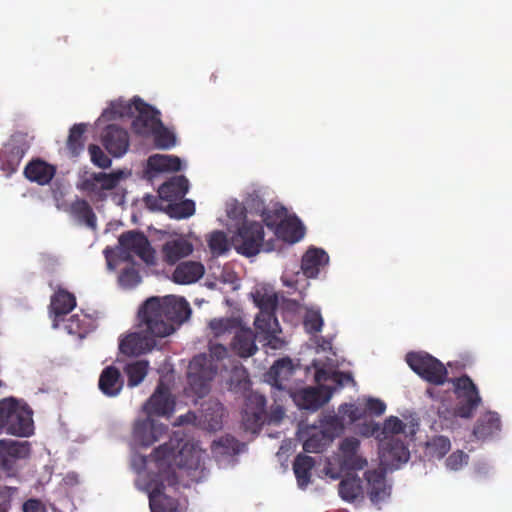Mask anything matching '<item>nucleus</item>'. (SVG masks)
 <instances>
[{"label": "nucleus", "mask_w": 512, "mask_h": 512, "mask_svg": "<svg viewBox=\"0 0 512 512\" xmlns=\"http://www.w3.org/2000/svg\"><path fill=\"white\" fill-rule=\"evenodd\" d=\"M246 209L242 203L234 201L227 207V215L229 218L234 220H242L246 217Z\"/></svg>", "instance_id": "61"}, {"label": "nucleus", "mask_w": 512, "mask_h": 512, "mask_svg": "<svg viewBox=\"0 0 512 512\" xmlns=\"http://www.w3.org/2000/svg\"><path fill=\"white\" fill-rule=\"evenodd\" d=\"M118 280L122 287L132 288L139 284L141 277L139 272L131 266L121 271Z\"/></svg>", "instance_id": "53"}, {"label": "nucleus", "mask_w": 512, "mask_h": 512, "mask_svg": "<svg viewBox=\"0 0 512 512\" xmlns=\"http://www.w3.org/2000/svg\"><path fill=\"white\" fill-rule=\"evenodd\" d=\"M200 454L185 443L180 447L178 440L170 439L160 445L149 456L138 455L132 465L139 476L137 486L146 491L151 512H180L178 501L163 493L166 486H176L178 477L175 467L196 469Z\"/></svg>", "instance_id": "1"}, {"label": "nucleus", "mask_w": 512, "mask_h": 512, "mask_svg": "<svg viewBox=\"0 0 512 512\" xmlns=\"http://www.w3.org/2000/svg\"><path fill=\"white\" fill-rule=\"evenodd\" d=\"M360 441L355 437L344 438L339 445V465L345 472L362 470L367 460L360 453Z\"/></svg>", "instance_id": "13"}, {"label": "nucleus", "mask_w": 512, "mask_h": 512, "mask_svg": "<svg viewBox=\"0 0 512 512\" xmlns=\"http://www.w3.org/2000/svg\"><path fill=\"white\" fill-rule=\"evenodd\" d=\"M293 374V365L289 358L277 360L269 370V376L273 385L282 388V382L287 380Z\"/></svg>", "instance_id": "38"}, {"label": "nucleus", "mask_w": 512, "mask_h": 512, "mask_svg": "<svg viewBox=\"0 0 512 512\" xmlns=\"http://www.w3.org/2000/svg\"><path fill=\"white\" fill-rule=\"evenodd\" d=\"M151 135H153L154 144L158 149L167 150L172 148L176 143L174 133L168 130L162 122L161 125L157 126V128L151 132Z\"/></svg>", "instance_id": "45"}, {"label": "nucleus", "mask_w": 512, "mask_h": 512, "mask_svg": "<svg viewBox=\"0 0 512 512\" xmlns=\"http://www.w3.org/2000/svg\"><path fill=\"white\" fill-rule=\"evenodd\" d=\"M385 470H368L365 479L368 483V495L373 503L385 500L390 495V487L386 484Z\"/></svg>", "instance_id": "23"}, {"label": "nucleus", "mask_w": 512, "mask_h": 512, "mask_svg": "<svg viewBox=\"0 0 512 512\" xmlns=\"http://www.w3.org/2000/svg\"><path fill=\"white\" fill-rule=\"evenodd\" d=\"M149 362L146 360H137L126 364L124 373L128 378V386L135 387L139 385L148 373Z\"/></svg>", "instance_id": "39"}, {"label": "nucleus", "mask_w": 512, "mask_h": 512, "mask_svg": "<svg viewBox=\"0 0 512 512\" xmlns=\"http://www.w3.org/2000/svg\"><path fill=\"white\" fill-rule=\"evenodd\" d=\"M410 453L404 442L395 437H384L379 443L380 465L385 471L398 469L409 460Z\"/></svg>", "instance_id": "10"}, {"label": "nucleus", "mask_w": 512, "mask_h": 512, "mask_svg": "<svg viewBox=\"0 0 512 512\" xmlns=\"http://www.w3.org/2000/svg\"><path fill=\"white\" fill-rule=\"evenodd\" d=\"M30 452V444L27 441L2 439L0 440V467L4 470H10L15 460L27 458Z\"/></svg>", "instance_id": "19"}, {"label": "nucleus", "mask_w": 512, "mask_h": 512, "mask_svg": "<svg viewBox=\"0 0 512 512\" xmlns=\"http://www.w3.org/2000/svg\"><path fill=\"white\" fill-rule=\"evenodd\" d=\"M124 177L125 173L122 170L111 173L94 172L82 178L78 188L89 194L101 197L104 191H110L116 188Z\"/></svg>", "instance_id": "11"}, {"label": "nucleus", "mask_w": 512, "mask_h": 512, "mask_svg": "<svg viewBox=\"0 0 512 512\" xmlns=\"http://www.w3.org/2000/svg\"><path fill=\"white\" fill-rule=\"evenodd\" d=\"M266 398L260 394L247 397L242 413V424L246 431L257 433L264 424Z\"/></svg>", "instance_id": "12"}, {"label": "nucleus", "mask_w": 512, "mask_h": 512, "mask_svg": "<svg viewBox=\"0 0 512 512\" xmlns=\"http://www.w3.org/2000/svg\"><path fill=\"white\" fill-rule=\"evenodd\" d=\"M275 234L284 241L296 243L303 238L305 230L297 218H287L276 226Z\"/></svg>", "instance_id": "30"}, {"label": "nucleus", "mask_w": 512, "mask_h": 512, "mask_svg": "<svg viewBox=\"0 0 512 512\" xmlns=\"http://www.w3.org/2000/svg\"><path fill=\"white\" fill-rule=\"evenodd\" d=\"M285 415V411L283 409V407L281 406H276L274 408H272L270 414H269V423H279L283 417Z\"/></svg>", "instance_id": "64"}, {"label": "nucleus", "mask_w": 512, "mask_h": 512, "mask_svg": "<svg viewBox=\"0 0 512 512\" xmlns=\"http://www.w3.org/2000/svg\"><path fill=\"white\" fill-rule=\"evenodd\" d=\"M143 201L150 210H163L164 208L161 204L165 199H162L160 195L155 196L148 194L144 196Z\"/></svg>", "instance_id": "63"}, {"label": "nucleus", "mask_w": 512, "mask_h": 512, "mask_svg": "<svg viewBox=\"0 0 512 512\" xmlns=\"http://www.w3.org/2000/svg\"><path fill=\"white\" fill-rule=\"evenodd\" d=\"M238 440L233 436L227 435L221 437L219 440L213 442L215 448H223L225 453L237 452L238 451Z\"/></svg>", "instance_id": "58"}, {"label": "nucleus", "mask_w": 512, "mask_h": 512, "mask_svg": "<svg viewBox=\"0 0 512 512\" xmlns=\"http://www.w3.org/2000/svg\"><path fill=\"white\" fill-rule=\"evenodd\" d=\"M242 204L250 213L262 215L265 211V203L256 191L249 193Z\"/></svg>", "instance_id": "51"}, {"label": "nucleus", "mask_w": 512, "mask_h": 512, "mask_svg": "<svg viewBox=\"0 0 512 512\" xmlns=\"http://www.w3.org/2000/svg\"><path fill=\"white\" fill-rule=\"evenodd\" d=\"M324 321L319 310L310 309L306 312L303 325L306 332L310 334L318 333L322 330Z\"/></svg>", "instance_id": "48"}, {"label": "nucleus", "mask_w": 512, "mask_h": 512, "mask_svg": "<svg viewBox=\"0 0 512 512\" xmlns=\"http://www.w3.org/2000/svg\"><path fill=\"white\" fill-rule=\"evenodd\" d=\"M255 339L252 329L244 328L241 324L230 343L231 350L241 358L251 357L258 350Z\"/></svg>", "instance_id": "22"}, {"label": "nucleus", "mask_w": 512, "mask_h": 512, "mask_svg": "<svg viewBox=\"0 0 512 512\" xmlns=\"http://www.w3.org/2000/svg\"><path fill=\"white\" fill-rule=\"evenodd\" d=\"M147 167L155 172H177L181 170V160L174 155H151L147 160Z\"/></svg>", "instance_id": "34"}, {"label": "nucleus", "mask_w": 512, "mask_h": 512, "mask_svg": "<svg viewBox=\"0 0 512 512\" xmlns=\"http://www.w3.org/2000/svg\"><path fill=\"white\" fill-rule=\"evenodd\" d=\"M317 383L321 381L332 380L338 387H344L348 384H355L354 378L349 372L336 371L329 375L325 370L319 369L315 373Z\"/></svg>", "instance_id": "44"}, {"label": "nucleus", "mask_w": 512, "mask_h": 512, "mask_svg": "<svg viewBox=\"0 0 512 512\" xmlns=\"http://www.w3.org/2000/svg\"><path fill=\"white\" fill-rule=\"evenodd\" d=\"M468 455L461 450H457L449 455L446 459V467L450 470L457 471L468 462Z\"/></svg>", "instance_id": "57"}, {"label": "nucleus", "mask_w": 512, "mask_h": 512, "mask_svg": "<svg viewBox=\"0 0 512 512\" xmlns=\"http://www.w3.org/2000/svg\"><path fill=\"white\" fill-rule=\"evenodd\" d=\"M279 332H271L262 336L261 341L264 342V346L269 347L272 350H280L285 346V341L278 336Z\"/></svg>", "instance_id": "59"}, {"label": "nucleus", "mask_w": 512, "mask_h": 512, "mask_svg": "<svg viewBox=\"0 0 512 512\" xmlns=\"http://www.w3.org/2000/svg\"><path fill=\"white\" fill-rule=\"evenodd\" d=\"M167 432V426L147 417L134 424L133 437L143 447H149Z\"/></svg>", "instance_id": "17"}, {"label": "nucleus", "mask_w": 512, "mask_h": 512, "mask_svg": "<svg viewBox=\"0 0 512 512\" xmlns=\"http://www.w3.org/2000/svg\"><path fill=\"white\" fill-rule=\"evenodd\" d=\"M138 327L140 331L131 332L119 339V352L128 357H138L150 352L156 346V335H153L142 325V317H139Z\"/></svg>", "instance_id": "9"}, {"label": "nucleus", "mask_w": 512, "mask_h": 512, "mask_svg": "<svg viewBox=\"0 0 512 512\" xmlns=\"http://www.w3.org/2000/svg\"><path fill=\"white\" fill-rule=\"evenodd\" d=\"M23 512H47L45 505L39 499H28L23 503Z\"/></svg>", "instance_id": "62"}, {"label": "nucleus", "mask_w": 512, "mask_h": 512, "mask_svg": "<svg viewBox=\"0 0 512 512\" xmlns=\"http://www.w3.org/2000/svg\"><path fill=\"white\" fill-rule=\"evenodd\" d=\"M365 410L374 416H381L386 410V404L377 398H368L365 405Z\"/></svg>", "instance_id": "60"}, {"label": "nucleus", "mask_w": 512, "mask_h": 512, "mask_svg": "<svg viewBox=\"0 0 512 512\" xmlns=\"http://www.w3.org/2000/svg\"><path fill=\"white\" fill-rule=\"evenodd\" d=\"M26 151L27 148L24 144L14 142L7 144L3 155L4 170H9L11 173L15 172L26 154Z\"/></svg>", "instance_id": "35"}, {"label": "nucleus", "mask_w": 512, "mask_h": 512, "mask_svg": "<svg viewBox=\"0 0 512 512\" xmlns=\"http://www.w3.org/2000/svg\"><path fill=\"white\" fill-rule=\"evenodd\" d=\"M133 112L137 115L132 121V129L138 135L149 136L157 126L161 125L160 112L139 97H134L126 106V111H121L120 115Z\"/></svg>", "instance_id": "8"}, {"label": "nucleus", "mask_w": 512, "mask_h": 512, "mask_svg": "<svg viewBox=\"0 0 512 512\" xmlns=\"http://www.w3.org/2000/svg\"><path fill=\"white\" fill-rule=\"evenodd\" d=\"M242 321L239 318H214L209 322V328L215 338H221L225 335L235 334Z\"/></svg>", "instance_id": "36"}, {"label": "nucleus", "mask_w": 512, "mask_h": 512, "mask_svg": "<svg viewBox=\"0 0 512 512\" xmlns=\"http://www.w3.org/2000/svg\"><path fill=\"white\" fill-rule=\"evenodd\" d=\"M86 131V124H74L69 131L67 139V149L72 156H78L84 148V133Z\"/></svg>", "instance_id": "40"}, {"label": "nucleus", "mask_w": 512, "mask_h": 512, "mask_svg": "<svg viewBox=\"0 0 512 512\" xmlns=\"http://www.w3.org/2000/svg\"><path fill=\"white\" fill-rule=\"evenodd\" d=\"M208 246L213 255L219 256L229 250L226 234L222 231H214L208 240Z\"/></svg>", "instance_id": "47"}, {"label": "nucleus", "mask_w": 512, "mask_h": 512, "mask_svg": "<svg viewBox=\"0 0 512 512\" xmlns=\"http://www.w3.org/2000/svg\"><path fill=\"white\" fill-rule=\"evenodd\" d=\"M224 407L217 400H208L201 405L199 422L210 431H217L222 427Z\"/></svg>", "instance_id": "24"}, {"label": "nucleus", "mask_w": 512, "mask_h": 512, "mask_svg": "<svg viewBox=\"0 0 512 512\" xmlns=\"http://www.w3.org/2000/svg\"><path fill=\"white\" fill-rule=\"evenodd\" d=\"M98 386L104 395L117 396L123 387L120 371L114 366L104 368L100 374Z\"/></svg>", "instance_id": "28"}, {"label": "nucleus", "mask_w": 512, "mask_h": 512, "mask_svg": "<svg viewBox=\"0 0 512 512\" xmlns=\"http://www.w3.org/2000/svg\"><path fill=\"white\" fill-rule=\"evenodd\" d=\"M257 306L259 307V313H275L278 305V297L276 294H263L255 299Z\"/></svg>", "instance_id": "54"}, {"label": "nucleus", "mask_w": 512, "mask_h": 512, "mask_svg": "<svg viewBox=\"0 0 512 512\" xmlns=\"http://www.w3.org/2000/svg\"><path fill=\"white\" fill-rule=\"evenodd\" d=\"M254 325L262 336L271 332H280V326L275 313H258Z\"/></svg>", "instance_id": "43"}, {"label": "nucleus", "mask_w": 512, "mask_h": 512, "mask_svg": "<svg viewBox=\"0 0 512 512\" xmlns=\"http://www.w3.org/2000/svg\"><path fill=\"white\" fill-rule=\"evenodd\" d=\"M360 479L356 476L347 477L339 483V495L348 502L354 501L361 494Z\"/></svg>", "instance_id": "41"}, {"label": "nucleus", "mask_w": 512, "mask_h": 512, "mask_svg": "<svg viewBox=\"0 0 512 512\" xmlns=\"http://www.w3.org/2000/svg\"><path fill=\"white\" fill-rule=\"evenodd\" d=\"M91 162L102 169L109 168L111 166V159L103 152V150L95 144H90L88 147Z\"/></svg>", "instance_id": "50"}, {"label": "nucleus", "mask_w": 512, "mask_h": 512, "mask_svg": "<svg viewBox=\"0 0 512 512\" xmlns=\"http://www.w3.org/2000/svg\"><path fill=\"white\" fill-rule=\"evenodd\" d=\"M56 166L44 161L43 159H32L24 168V176L30 182L38 185H48L56 175Z\"/></svg>", "instance_id": "20"}, {"label": "nucleus", "mask_w": 512, "mask_h": 512, "mask_svg": "<svg viewBox=\"0 0 512 512\" xmlns=\"http://www.w3.org/2000/svg\"><path fill=\"white\" fill-rule=\"evenodd\" d=\"M405 424L396 416H390L384 421L382 433L385 437H394L395 434L404 432Z\"/></svg>", "instance_id": "56"}, {"label": "nucleus", "mask_w": 512, "mask_h": 512, "mask_svg": "<svg viewBox=\"0 0 512 512\" xmlns=\"http://www.w3.org/2000/svg\"><path fill=\"white\" fill-rule=\"evenodd\" d=\"M264 240V229L259 222L245 220L232 236L231 242L237 253L252 257L260 252Z\"/></svg>", "instance_id": "7"}, {"label": "nucleus", "mask_w": 512, "mask_h": 512, "mask_svg": "<svg viewBox=\"0 0 512 512\" xmlns=\"http://www.w3.org/2000/svg\"><path fill=\"white\" fill-rule=\"evenodd\" d=\"M452 385L456 398L454 414L457 417L471 419L482 403L478 387L466 374L447 380Z\"/></svg>", "instance_id": "5"}, {"label": "nucleus", "mask_w": 512, "mask_h": 512, "mask_svg": "<svg viewBox=\"0 0 512 512\" xmlns=\"http://www.w3.org/2000/svg\"><path fill=\"white\" fill-rule=\"evenodd\" d=\"M332 396V390L323 385L306 387L293 393V400L300 409L316 411L327 403Z\"/></svg>", "instance_id": "14"}, {"label": "nucleus", "mask_w": 512, "mask_h": 512, "mask_svg": "<svg viewBox=\"0 0 512 512\" xmlns=\"http://www.w3.org/2000/svg\"><path fill=\"white\" fill-rule=\"evenodd\" d=\"M102 143L112 156L121 157L129 148V134L125 129L111 124L103 131Z\"/></svg>", "instance_id": "18"}, {"label": "nucleus", "mask_w": 512, "mask_h": 512, "mask_svg": "<svg viewBox=\"0 0 512 512\" xmlns=\"http://www.w3.org/2000/svg\"><path fill=\"white\" fill-rule=\"evenodd\" d=\"M70 211L72 216L80 223L86 225L91 230L97 229V217L90 206L84 199L75 200L71 206Z\"/></svg>", "instance_id": "33"}, {"label": "nucleus", "mask_w": 512, "mask_h": 512, "mask_svg": "<svg viewBox=\"0 0 512 512\" xmlns=\"http://www.w3.org/2000/svg\"><path fill=\"white\" fill-rule=\"evenodd\" d=\"M163 210L170 218L177 220L186 219L194 215L195 202L191 199H181L179 202L172 201L168 202Z\"/></svg>", "instance_id": "37"}, {"label": "nucleus", "mask_w": 512, "mask_h": 512, "mask_svg": "<svg viewBox=\"0 0 512 512\" xmlns=\"http://www.w3.org/2000/svg\"><path fill=\"white\" fill-rule=\"evenodd\" d=\"M175 400L173 399L168 387L162 382L157 386L155 392L143 406L147 417L152 416H170L174 412Z\"/></svg>", "instance_id": "16"}, {"label": "nucleus", "mask_w": 512, "mask_h": 512, "mask_svg": "<svg viewBox=\"0 0 512 512\" xmlns=\"http://www.w3.org/2000/svg\"><path fill=\"white\" fill-rule=\"evenodd\" d=\"M406 362L417 375L433 385H442L448 380L444 364L426 352H409Z\"/></svg>", "instance_id": "6"}, {"label": "nucleus", "mask_w": 512, "mask_h": 512, "mask_svg": "<svg viewBox=\"0 0 512 512\" xmlns=\"http://www.w3.org/2000/svg\"><path fill=\"white\" fill-rule=\"evenodd\" d=\"M33 411L24 402L14 398H5L0 401V429L7 433L28 437L33 433Z\"/></svg>", "instance_id": "4"}, {"label": "nucleus", "mask_w": 512, "mask_h": 512, "mask_svg": "<svg viewBox=\"0 0 512 512\" xmlns=\"http://www.w3.org/2000/svg\"><path fill=\"white\" fill-rule=\"evenodd\" d=\"M191 314L189 303L184 298L175 296L163 300L149 298L140 308L138 316L142 325L153 335L164 338L175 331V325L186 321Z\"/></svg>", "instance_id": "2"}, {"label": "nucleus", "mask_w": 512, "mask_h": 512, "mask_svg": "<svg viewBox=\"0 0 512 512\" xmlns=\"http://www.w3.org/2000/svg\"><path fill=\"white\" fill-rule=\"evenodd\" d=\"M76 306V298L74 294L65 289L59 288L52 296L50 302V312L56 318L67 315Z\"/></svg>", "instance_id": "31"}, {"label": "nucleus", "mask_w": 512, "mask_h": 512, "mask_svg": "<svg viewBox=\"0 0 512 512\" xmlns=\"http://www.w3.org/2000/svg\"><path fill=\"white\" fill-rule=\"evenodd\" d=\"M338 411L342 418L347 419L350 423L360 420L365 414L364 410L351 403L341 404Z\"/></svg>", "instance_id": "52"}, {"label": "nucleus", "mask_w": 512, "mask_h": 512, "mask_svg": "<svg viewBox=\"0 0 512 512\" xmlns=\"http://www.w3.org/2000/svg\"><path fill=\"white\" fill-rule=\"evenodd\" d=\"M328 261L329 256L323 249L309 248L302 257L301 269L306 277L314 278Z\"/></svg>", "instance_id": "25"}, {"label": "nucleus", "mask_w": 512, "mask_h": 512, "mask_svg": "<svg viewBox=\"0 0 512 512\" xmlns=\"http://www.w3.org/2000/svg\"><path fill=\"white\" fill-rule=\"evenodd\" d=\"M500 428L501 420L499 415L496 412L489 411L479 417L474 426L473 435L477 439H486L500 431Z\"/></svg>", "instance_id": "29"}, {"label": "nucleus", "mask_w": 512, "mask_h": 512, "mask_svg": "<svg viewBox=\"0 0 512 512\" xmlns=\"http://www.w3.org/2000/svg\"><path fill=\"white\" fill-rule=\"evenodd\" d=\"M210 357L199 354L193 357L188 367V383L191 390L198 396L204 397L210 391V382L217 374V366L213 360L220 361L227 357L228 349L220 343L210 342Z\"/></svg>", "instance_id": "3"}, {"label": "nucleus", "mask_w": 512, "mask_h": 512, "mask_svg": "<svg viewBox=\"0 0 512 512\" xmlns=\"http://www.w3.org/2000/svg\"><path fill=\"white\" fill-rule=\"evenodd\" d=\"M428 448L433 457L443 458L450 450L451 443L445 436L434 437L429 443Z\"/></svg>", "instance_id": "49"}, {"label": "nucleus", "mask_w": 512, "mask_h": 512, "mask_svg": "<svg viewBox=\"0 0 512 512\" xmlns=\"http://www.w3.org/2000/svg\"><path fill=\"white\" fill-rule=\"evenodd\" d=\"M86 319L77 314L72 315L66 323L68 333L83 336L87 332Z\"/></svg>", "instance_id": "55"}, {"label": "nucleus", "mask_w": 512, "mask_h": 512, "mask_svg": "<svg viewBox=\"0 0 512 512\" xmlns=\"http://www.w3.org/2000/svg\"><path fill=\"white\" fill-rule=\"evenodd\" d=\"M315 466V461L311 456L298 454L293 462V471L297 479V484L301 489L306 488L311 482V471Z\"/></svg>", "instance_id": "32"}, {"label": "nucleus", "mask_w": 512, "mask_h": 512, "mask_svg": "<svg viewBox=\"0 0 512 512\" xmlns=\"http://www.w3.org/2000/svg\"><path fill=\"white\" fill-rule=\"evenodd\" d=\"M331 436L326 435L323 431L313 433L303 443V449L308 453H321L326 447L332 443Z\"/></svg>", "instance_id": "42"}, {"label": "nucleus", "mask_w": 512, "mask_h": 512, "mask_svg": "<svg viewBox=\"0 0 512 512\" xmlns=\"http://www.w3.org/2000/svg\"><path fill=\"white\" fill-rule=\"evenodd\" d=\"M118 241L123 252L135 254L147 263L152 260L153 251L143 232L126 231L119 236Z\"/></svg>", "instance_id": "15"}, {"label": "nucleus", "mask_w": 512, "mask_h": 512, "mask_svg": "<svg viewBox=\"0 0 512 512\" xmlns=\"http://www.w3.org/2000/svg\"><path fill=\"white\" fill-rule=\"evenodd\" d=\"M193 249V244L182 236L169 239L161 249L163 261L169 265H174L181 259L188 257Z\"/></svg>", "instance_id": "21"}, {"label": "nucleus", "mask_w": 512, "mask_h": 512, "mask_svg": "<svg viewBox=\"0 0 512 512\" xmlns=\"http://www.w3.org/2000/svg\"><path fill=\"white\" fill-rule=\"evenodd\" d=\"M344 430V419L342 416L331 414L325 416V418L322 420V430L326 435L331 436V439L334 440V438L338 435H340Z\"/></svg>", "instance_id": "46"}, {"label": "nucleus", "mask_w": 512, "mask_h": 512, "mask_svg": "<svg viewBox=\"0 0 512 512\" xmlns=\"http://www.w3.org/2000/svg\"><path fill=\"white\" fill-rule=\"evenodd\" d=\"M205 272L202 263L185 261L180 263L172 274V280L177 284H191L198 281Z\"/></svg>", "instance_id": "27"}, {"label": "nucleus", "mask_w": 512, "mask_h": 512, "mask_svg": "<svg viewBox=\"0 0 512 512\" xmlns=\"http://www.w3.org/2000/svg\"><path fill=\"white\" fill-rule=\"evenodd\" d=\"M189 189L188 179L183 176H174L163 183L158 190V194L167 202L183 199Z\"/></svg>", "instance_id": "26"}]
</instances>
